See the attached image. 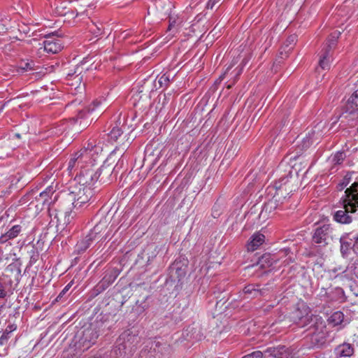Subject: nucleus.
Here are the masks:
<instances>
[{
	"mask_svg": "<svg viewBox=\"0 0 358 358\" xmlns=\"http://www.w3.org/2000/svg\"><path fill=\"white\" fill-rule=\"evenodd\" d=\"M50 216L51 217V222H53L54 220H56L57 227H59L60 226L62 228L70 224L73 218L71 212H57L56 210H50Z\"/></svg>",
	"mask_w": 358,
	"mask_h": 358,
	"instance_id": "nucleus-13",
	"label": "nucleus"
},
{
	"mask_svg": "<svg viewBox=\"0 0 358 358\" xmlns=\"http://www.w3.org/2000/svg\"><path fill=\"white\" fill-rule=\"evenodd\" d=\"M7 285L3 278H0V299H5L7 296Z\"/></svg>",
	"mask_w": 358,
	"mask_h": 358,
	"instance_id": "nucleus-35",
	"label": "nucleus"
},
{
	"mask_svg": "<svg viewBox=\"0 0 358 358\" xmlns=\"http://www.w3.org/2000/svg\"><path fill=\"white\" fill-rule=\"evenodd\" d=\"M335 293L338 295V298H336V300H340L341 301H344V291L341 287H336L335 289Z\"/></svg>",
	"mask_w": 358,
	"mask_h": 358,
	"instance_id": "nucleus-41",
	"label": "nucleus"
},
{
	"mask_svg": "<svg viewBox=\"0 0 358 358\" xmlns=\"http://www.w3.org/2000/svg\"><path fill=\"white\" fill-rule=\"evenodd\" d=\"M106 227L105 222L101 223L99 222L98 224L95 225L94 227L90 230V231L88 233L89 235H92V238L96 240L97 238V235L99 234L102 229Z\"/></svg>",
	"mask_w": 358,
	"mask_h": 358,
	"instance_id": "nucleus-31",
	"label": "nucleus"
},
{
	"mask_svg": "<svg viewBox=\"0 0 358 358\" xmlns=\"http://www.w3.org/2000/svg\"><path fill=\"white\" fill-rule=\"evenodd\" d=\"M21 72L28 71L32 69V62H23L20 65Z\"/></svg>",
	"mask_w": 358,
	"mask_h": 358,
	"instance_id": "nucleus-37",
	"label": "nucleus"
},
{
	"mask_svg": "<svg viewBox=\"0 0 358 358\" xmlns=\"http://www.w3.org/2000/svg\"><path fill=\"white\" fill-rule=\"evenodd\" d=\"M234 83H235V80H234L232 83H231V84L228 85H227V88H228V89L231 88V87H232V85L234 84Z\"/></svg>",
	"mask_w": 358,
	"mask_h": 358,
	"instance_id": "nucleus-52",
	"label": "nucleus"
},
{
	"mask_svg": "<svg viewBox=\"0 0 358 358\" xmlns=\"http://www.w3.org/2000/svg\"><path fill=\"white\" fill-rule=\"evenodd\" d=\"M138 338L130 330L122 332L110 352L111 358H129L135 350Z\"/></svg>",
	"mask_w": 358,
	"mask_h": 358,
	"instance_id": "nucleus-3",
	"label": "nucleus"
},
{
	"mask_svg": "<svg viewBox=\"0 0 358 358\" xmlns=\"http://www.w3.org/2000/svg\"><path fill=\"white\" fill-rule=\"evenodd\" d=\"M33 261H36V259L33 257H31V262H33Z\"/></svg>",
	"mask_w": 358,
	"mask_h": 358,
	"instance_id": "nucleus-54",
	"label": "nucleus"
},
{
	"mask_svg": "<svg viewBox=\"0 0 358 358\" xmlns=\"http://www.w3.org/2000/svg\"><path fill=\"white\" fill-rule=\"evenodd\" d=\"M72 282L69 283L67 285L65 286V287L62 289V291L59 293V294L57 296L56 300L59 301L61 299L63 296L69 290L70 287H71Z\"/></svg>",
	"mask_w": 358,
	"mask_h": 358,
	"instance_id": "nucleus-43",
	"label": "nucleus"
},
{
	"mask_svg": "<svg viewBox=\"0 0 358 358\" xmlns=\"http://www.w3.org/2000/svg\"><path fill=\"white\" fill-rule=\"evenodd\" d=\"M57 35V32H52L45 35V40L43 41V49L45 52L50 54H56L62 49V43L61 40L55 38V36Z\"/></svg>",
	"mask_w": 358,
	"mask_h": 358,
	"instance_id": "nucleus-11",
	"label": "nucleus"
},
{
	"mask_svg": "<svg viewBox=\"0 0 358 358\" xmlns=\"http://www.w3.org/2000/svg\"><path fill=\"white\" fill-rule=\"evenodd\" d=\"M118 274L117 270L108 271L102 280L96 286V290L99 292L104 291L115 280Z\"/></svg>",
	"mask_w": 358,
	"mask_h": 358,
	"instance_id": "nucleus-15",
	"label": "nucleus"
},
{
	"mask_svg": "<svg viewBox=\"0 0 358 358\" xmlns=\"http://www.w3.org/2000/svg\"><path fill=\"white\" fill-rule=\"evenodd\" d=\"M231 67H232L231 66H230L227 67V70H226L225 73H224L222 76H221L220 78L222 79V78H224V76H225V74L227 73V71H229Z\"/></svg>",
	"mask_w": 358,
	"mask_h": 358,
	"instance_id": "nucleus-49",
	"label": "nucleus"
},
{
	"mask_svg": "<svg viewBox=\"0 0 358 358\" xmlns=\"http://www.w3.org/2000/svg\"><path fill=\"white\" fill-rule=\"evenodd\" d=\"M313 326H310L307 331H309L310 340L312 347H320L325 343L326 337L324 329L325 322L322 317H315L312 322Z\"/></svg>",
	"mask_w": 358,
	"mask_h": 358,
	"instance_id": "nucleus-6",
	"label": "nucleus"
},
{
	"mask_svg": "<svg viewBox=\"0 0 358 358\" xmlns=\"http://www.w3.org/2000/svg\"><path fill=\"white\" fill-rule=\"evenodd\" d=\"M313 134L314 131L308 132V134L301 139L300 144L297 145L295 150L293 152L294 155L291 156L290 159L296 160L299 156L301 155L303 151L310 148L313 143L312 140V136Z\"/></svg>",
	"mask_w": 358,
	"mask_h": 358,
	"instance_id": "nucleus-14",
	"label": "nucleus"
},
{
	"mask_svg": "<svg viewBox=\"0 0 358 358\" xmlns=\"http://www.w3.org/2000/svg\"><path fill=\"white\" fill-rule=\"evenodd\" d=\"M265 240V236L264 234L260 233L254 234L249 239L246 247L247 250L249 252H253L258 249V248L262 245Z\"/></svg>",
	"mask_w": 358,
	"mask_h": 358,
	"instance_id": "nucleus-18",
	"label": "nucleus"
},
{
	"mask_svg": "<svg viewBox=\"0 0 358 358\" xmlns=\"http://www.w3.org/2000/svg\"><path fill=\"white\" fill-rule=\"evenodd\" d=\"M351 180V174H346L343 179V182L339 184L340 188L339 189H343L345 188L350 182Z\"/></svg>",
	"mask_w": 358,
	"mask_h": 358,
	"instance_id": "nucleus-38",
	"label": "nucleus"
},
{
	"mask_svg": "<svg viewBox=\"0 0 358 358\" xmlns=\"http://www.w3.org/2000/svg\"><path fill=\"white\" fill-rule=\"evenodd\" d=\"M22 228L19 224L13 226L6 234L0 236V243H4L10 239L16 238L22 231Z\"/></svg>",
	"mask_w": 358,
	"mask_h": 358,
	"instance_id": "nucleus-22",
	"label": "nucleus"
},
{
	"mask_svg": "<svg viewBox=\"0 0 358 358\" xmlns=\"http://www.w3.org/2000/svg\"><path fill=\"white\" fill-rule=\"evenodd\" d=\"M357 184L358 185V180L355 181L351 186H353L354 185Z\"/></svg>",
	"mask_w": 358,
	"mask_h": 358,
	"instance_id": "nucleus-53",
	"label": "nucleus"
},
{
	"mask_svg": "<svg viewBox=\"0 0 358 358\" xmlns=\"http://www.w3.org/2000/svg\"><path fill=\"white\" fill-rule=\"evenodd\" d=\"M257 287H259V285L254 284L248 285L244 287L243 292L245 294H250L252 292L254 291L255 288Z\"/></svg>",
	"mask_w": 358,
	"mask_h": 358,
	"instance_id": "nucleus-42",
	"label": "nucleus"
},
{
	"mask_svg": "<svg viewBox=\"0 0 358 358\" xmlns=\"http://www.w3.org/2000/svg\"><path fill=\"white\" fill-rule=\"evenodd\" d=\"M315 317H322L317 315L312 314L310 308L306 305H302L292 313V320L299 327L309 329L313 326L312 322Z\"/></svg>",
	"mask_w": 358,
	"mask_h": 358,
	"instance_id": "nucleus-8",
	"label": "nucleus"
},
{
	"mask_svg": "<svg viewBox=\"0 0 358 358\" xmlns=\"http://www.w3.org/2000/svg\"><path fill=\"white\" fill-rule=\"evenodd\" d=\"M241 69H240V70L238 71V73H236V79H237L238 76L241 74Z\"/></svg>",
	"mask_w": 358,
	"mask_h": 358,
	"instance_id": "nucleus-51",
	"label": "nucleus"
},
{
	"mask_svg": "<svg viewBox=\"0 0 358 358\" xmlns=\"http://www.w3.org/2000/svg\"><path fill=\"white\" fill-rule=\"evenodd\" d=\"M99 102L97 101H94V107L92 109L94 110L95 107H96L99 105Z\"/></svg>",
	"mask_w": 358,
	"mask_h": 358,
	"instance_id": "nucleus-50",
	"label": "nucleus"
},
{
	"mask_svg": "<svg viewBox=\"0 0 358 358\" xmlns=\"http://www.w3.org/2000/svg\"><path fill=\"white\" fill-rule=\"evenodd\" d=\"M176 25H177L176 20V19L172 20V18L171 17V18H170V20H169V27H168V30H169V31H171V30L173 28H174Z\"/></svg>",
	"mask_w": 358,
	"mask_h": 358,
	"instance_id": "nucleus-45",
	"label": "nucleus"
},
{
	"mask_svg": "<svg viewBox=\"0 0 358 358\" xmlns=\"http://www.w3.org/2000/svg\"><path fill=\"white\" fill-rule=\"evenodd\" d=\"M341 34L340 31H336L331 34V38L328 40V43L326 45L325 48L331 50L336 45V39L339 37Z\"/></svg>",
	"mask_w": 358,
	"mask_h": 358,
	"instance_id": "nucleus-30",
	"label": "nucleus"
},
{
	"mask_svg": "<svg viewBox=\"0 0 358 358\" xmlns=\"http://www.w3.org/2000/svg\"><path fill=\"white\" fill-rule=\"evenodd\" d=\"M287 181H288V176H286L283 178H281V180L280 182L285 184Z\"/></svg>",
	"mask_w": 358,
	"mask_h": 358,
	"instance_id": "nucleus-48",
	"label": "nucleus"
},
{
	"mask_svg": "<svg viewBox=\"0 0 358 358\" xmlns=\"http://www.w3.org/2000/svg\"><path fill=\"white\" fill-rule=\"evenodd\" d=\"M330 51L331 50L327 48H324L322 50L319 60V67L322 70H328L330 69Z\"/></svg>",
	"mask_w": 358,
	"mask_h": 358,
	"instance_id": "nucleus-24",
	"label": "nucleus"
},
{
	"mask_svg": "<svg viewBox=\"0 0 358 358\" xmlns=\"http://www.w3.org/2000/svg\"><path fill=\"white\" fill-rule=\"evenodd\" d=\"M269 289L268 287H265L263 288H259V287H257L255 288L254 291L250 294L252 298H257L265 294L266 292H268Z\"/></svg>",
	"mask_w": 358,
	"mask_h": 358,
	"instance_id": "nucleus-34",
	"label": "nucleus"
},
{
	"mask_svg": "<svg viewBox=\"0 0 358 358\" xmlns=\"http://www.w3.org/2000/svg\"><path fill=\"white\" fill-rule=\"evenodd\" d=\"M122 134V129L117 126H114L108 133V138L112 141H116L117 138Z\"/></svg>",
	"mask_w": 358,
	"mask_h": 358,
	"instance_id": "nucleus-29",
	"label": "nucleus"
},
{
	"mask_svg": "<svg viewBox=\"0 0 358 358\" xmlns=\"http://www.w3.org/2000/svg\"><path fill=\"white\" fill-rule=\"evenodd\" d=\"M17 326L15 323L11 322L8 320V324L6 329L3 330L1 336L0 337V345H6L8 343V340L11 338L13 332L16 331Z\"/></svg>",
	"mask_w": 358,
	"mask_h": 358,
	"instance_id": "nucleus-20",
	"label": "nucleus"
},
{
	"mask_svg": "<svg viewBox=\"0 0 358 358\" xmlns=\"http://www.w3.org/2000/svg\"><path fill=\"white\" fill-rule=\"evenodd\" d=\"M85 63H82L80 65H78L76 68L74 74H76L75 76V78H78L79 80L83 78V76H80V74L83 72V70H87V68L84 67Z\"/></svg>",
	"mask_w": 358,
	"mask_h": 358,
	"instance_id": "nucleus-36",
	"label": "nucleus"
},
{
	"mask_svg": "<svg viewBox=\"0 0 358 358\" xmlns=\"http://www.w3.org/2000/svg\"><path fill=\"white\" fill-rule=\"evenodd\" d=\"M157 83L159 85V88L168 87L170 83L169 75L163 74L162 76L159 77L157 80Z\"/></svg>",
	"mask_w": 358,
	"mask_h": 358,
	"instance_id": "nucleus-32",
	"label": "nucleus"
},
{
	"mask_svg": "<svg viewBox=\"0 0 358 358\" xmlns=\"http://www.w3.org/2000/svg\"><path fill=\"white\" fill-rule=\"evenodd\" d=\"M212 215L214 217H217L220 215L219 211L216 209V206H214L213 208Z\"/></svg>",
	"mask_w": 358,
	"mask_h": 358,
	"instance_id": "nucleus-47",
	"label": "nucleus"
},
{
	"mask_svg": "<svg viewBox=\"0 0 358 358\" xmlns=\"http://www.w3.org/2000/svg\"><path fill=\"white\" fill-rule=\"evenodd\" d=\"M100 323L96 322L91 324L88 327L85 328L80 336L78 345L80 348H83V350L89 349L92 345H94L96 339L99 336Z\"/></svg>",
	"mask_w": 358,
	"mask_h": 358,
	"instance_id": "nucleus-9",
	"label": "nucleus"
},
{
	"mask_svg": "<svg viewBox=\"0 0 358 358\" xmlns=\"http://www.w3.org/2000/svg\"><path fill=\"white\" fill-rule=\"evenodd\" d=\"M355 234L352 233H344L340 238V252L343 258L349 257L351 250H354Z\"/></svg>",
	"mask_w": 358,
	"mask_h": 358,
	"instance_id": "nucleus-10",
	"label": "nucleus"
},
{
	"mask_svg": "<svg viewBox=\"0 0 358 358\" xmlns=\"http://www.w3.org/2000/svg\"><path fill=\"white\" fill-rule=\"evenodd\" d=\"M263 355L262 352L257 350L244 356L243 358H262Z\"/></svg>",
	"mask_w": 358,
	"mask_h": 358,
	"instance_id": "nucleus-39",
	"label": "nucleus"
},
{
	"mask_svg": "<svg viewBox=\"0 0 358 358\" xmlns=\"http://www.w3.org/2000/svg\"><path fill=\"white\" fill-rule=\"evenodd\" d=\"M336 358H350L355 352L354 346L348 343L338 345L334 349Z\"/></svg>",
	"mask_w": 358,
	"mask_h": 358,
	"instance_id": "nucleus-16",
	"label": "nucleus"
},
{
	"mask_svg": "<svg viewBox=\"0 0 358 358\" xmlns=\"http://www.w3.org/2000/svg\"><path fill=\"white\" fill-rule=\"evenodd\" d=\"M333 228L329 224L317 227L312 235V247L323 248L332 240Z\"/></svg>",
	"mask_w": 358,
	"mask_h": 358,
	"instance_id": "nucleus-7",
	"label": "nucleus"
},
{
	"mask_svg": "<svg viewBox=\"0 0 358 358\" xmlns=\"http://www.w3.org/2000/svg\"><path fill=\"white\" fill-rule=\"evenodd\" d=\"M276 262L274 257L269 254L266 253L263 255L257 262V264L259 265V267L262 268H266L273 266V264Z\"/></svg>",
	"mask_w": 358,
	"mask_h": 358,
	"instance_id": "nucleus-25",
	"label": "nucleus"
},
{
	"mask_svg": "<svg viewBox=\"0 0 358 358\" xmlns=\"http://www.w3.org/2000/svg\"><path fill=\"white\" fill-rule=\"evenodd\" d=\"M98 148L89 143L87 147L82 149L76 153L75 157L70 159L68 169H73L79 168L80 173L76 180L77 181L72 187L70 196L73 200L72 204L75 208H81L84 204L87 203L93 195L91 187L94 185L93 181L87 183L81 181L82 178H85V167L84 162H87L90 159V164L93 166L95 164V159L92 158L93 152H96Z\"/></svg>",
	"mask_w": 358,
	"mask_h": 358,
	"instance_id": "nucleus-1",
	"label": "nucleus"
},
{
	"mask_svg": "<svg viewBox=\"0 0 358 358\" xmlns=\"http://www.w3.org/2000/svg\"><path fill=\"white\" fill-rule=\"evenodd\" d=\"M285 346L279 345L277 348H268L264 352L266 357L288 358L289 356Z\"/></svg>",
	"mask_w": 358,
	"mask_h": 358,
	"instance_id": "nucleus-17",
	"label": "nucleus"
},
{
	"mask_svg": "<svg viewBox=\"0 0 358 358\" xmlns=\"http://www.w3.org/2000/svg\"><path fill=\"white\" fill-rule=\"evenodd\" d=\"M357 133H358V127H357Z\"/></svg>",
	"mask_w": 358,
	"mask_h": 358,
	"instance_id": "nucleus-55",
	"label": "nucleus"
},
{
	"mask_svg": "<svg viewBox=\"0 0 358 358\" xmlns=\"http://www.w3.org/2000/svg\"><path fill=\"white\" fill-rule=\"evenodd\" d=\"M90 159H87V162H84L85 167V178H82L81 181L87 183L90 181H93L94 183L99 180L103 183L110 182L113 178H115L116 174L113 176L115 168L111 167L110 165L103 164L101 168L96 172L92 169L90 166Z\"/></svg>",
	"mask_w": 358,
	"mask_h": 358,
	"instance_id": "nucleus-4",
	"label": "nucleus"
},
{
	"mask_svg": "<svg viewBox=\"0 0 358 358\" xmlns=\"http://www.w3.org/2000/svg\"><path fill=\"white\" fill-rule=\"evenodd\" d=\"M329 324L333 327L341 325L344 322V314L341 311H336L327 320Z\"/></svg>",
	"mask_w": 358,
	"mask_h": 358,
	"instance_id": "nucleus-27",
	"label": "nucleus"
},
{
	"mask_svg": "<svg viewBox=\"0 0 358 358\" xmlns=\"http://www.w3.org/2000/svg\"><path fill=\"white\" fill-rule=\"evenodd\" d=\"M296 41V36H290L288 39L287 40V43L289 44L294 43Z\"/></svg>",
	"mask_w": 358,
	"mask_h": 358,
	"instance_id": "nucleus-46",
	"label": "nucleus"
},
{
	"mask_svg": "<svg viewBox=\"0 0 358 358\" xmlns=\"http://www.w3.org/2000/svg\"><path fill=\"white\" fill-rule=\"evenodd\" d=\"M345 157V153L343 151H338L332 157V163L334 164H341L344 161Z\"/></svg>",
	"mask_w": 358,
	"mask_h": 358,
	"instance_id": "nucleus-33",
	"label": "nucleus"
},
{
	"mask_svg": "<svg viewBox=\"0 0 358 358\" xmlns=\"http://www.w3.org/2000/svg\"><path fill=\"white\" fill-rule=\"evenodd\" d=\"M357 98V95L354 93L348 99L346 104V113L355 115L358 117V106L355 103V99Z\"/></svg>",
	"mask_w": 358,
	"mask_h": 358,
	"instance_id": "nucleus-26",
	"label": "nucleus"
},
{
	"mask_svg": "<svg viewBox=\"0 0 358 358\" xmlns=\"http://www.w3.org/2000/svg\"><path fill=\"white\" fill-rule=\"evenodd\" d=\"M221 0H208L206 5V9L213 10L215 7L217 6V4L220 2Z\"/></svg>",
	"mask_w": 358,
	"mask_h": 358,
	"instance_id": "nucleus-40",
	"label": "nucleus"
},
{
	"mask_svg": "<svg viewBox=\"0 0 358 358\" xmlns=\"http://www.w3.org/2000/svg\"><path fill=\"white\" fill-rule=\"evenodd\" d=\"M280 197H278V194L277 195H275L272 199H271L264 206V210L265 212H268L271 213V212L274 211L276 209H278L280 208L279 206V201Z\"/></svg>",
	"mask_w": 358,
	"mask_h": 358,
	"instance_id": "nucleus-28",
	"label": "nucleus"
},
{
	"mask_svg": "<svg viewBox=\"0 0 358 358\" xmlns=\"http://www.w3.org/2000/svg\"><path fill=\"white\" fill-rule=\"evenodd\" d=\"M171 353V348L166 343L157 340H148L141 352L143 358H166Z\"/></svg>",
	"mask_w": 358,
	"mask_h": 358,
	"instance_id": "nucleus-5",
	"label": "nucleus"
},
{
	"mask_svg": "<svg viewBox=\"0 0 358 358\" xmlns=\"http://www.w3.org/2000/svg\"><path fill=\"white\" fill-rule=\"evenodd\" d=\"M92 235L87 234L84 238L77 243L75 247V252L78 254H82L91 245L94 239Z\"/></svg>",
	"mask_w": 358,
	"mask_h": 358,
	"instance_id": "nucleus-23",
	"label": "nucleus"
},
{
	"mask_svg": "<svg viewBox=\"0 0 358 358\" xmlns=\"http://www.w3.org/2000/svg\"><path fill=\"white\" fill-rule=\"evenodd\" d=\"M178 263H174L170 268V278L173 281L180 282L186 275V267L179 266Z\"/></svg>",
	"mask_w": 358,
	"mask_h": 358,
	"instance_id": "nucleus-19",
	"label": "nucleus"
},
{
	"mask_svg": "<svg viewBox=\"0 0 358 358\" xmlns=\"http://www.w3.org/2000/svg\"><path fill=\"white\" fill-rule=\"evenodd\" d=\"M355 243L353 252L358 256V234H355Z\"/></svg>",
	"mask_w": 358,
	"mask_h": 358,
	"instance_id": "nucleus-44",
	"label": "nucleus"
},
{
	"mask_svg": "<svg viewBox=\"0 0 358 358\" xmlns=\"http://www.w3.org/2000/svg\"><path fill=\"white\" fill-rule=\"evenodd\" d=\"M340 203L343 209L336 211L333 215V219L339 224H349L353 220L350 213H355L358 210L357 184L345 189L344 195L340 199Z\"/></svg>",
	"mask_w": 358,
	"mask_h": 358,
	"instance_id": "nucleus-2",
	"label": "nucleus"
},
{
	"mask_svg": "<svg viewBox=\"0 0 358 358\" xmlns=\"http://www.w3.org/2000/svg\"><path fill=\"white\" fill-rule=\"evenodd\" d=\"M89 116V111H80L76 117L69 120L68 124L72 125L73 128L77 131H81L90 124L91 121L88 120Z\"/></svg>",
	"mask_w": 358,
	"mask_h": 358,
	"instance_id": "nucleus-12",
	"label": "nucleus"
},
{
	"mask_svg": "<svg viewBox=\"0 0 358 358\" xmlns=\"http://www.w3.org/2000/svg\"><path fill=\"white\" fill-rule=\"evenodd\" d=\"M55 190L52 186H48L45 190L40 192L38 196H36V199L41 202L43 205L50 206L51 203V197L53 195Z\"/></svg>",
	"mask_w": 358,
	"mask_h": 358,
	"instance_id": "nucleus-21",
	"label": "nucleus"
}]
</instances>
